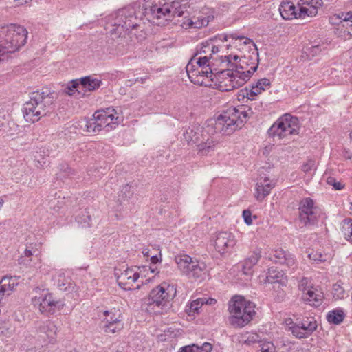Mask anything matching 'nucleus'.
Segmentation results:
<instances>
[{
  "label": "nucleus",
  "instance_id": "f257e3e1",
  "mask_svg": "<svg viewBox=\"0 0 352 352\" xmlns=\"http://www.w3.org/2000/svg\"><path fill=\"white\" fill-rule=\"evenodd\" d=\"M144 14L148 21L157 25H164L171 17L182 16L187 11L186 0H143Z\"/></svg>",
  "mask_w": 352,
  "mask_h": 352
},
{
  "label": "nucleus",
  "instance_id": "f03ea898",
  "mask_svg": "<svg viewBox=\"0 0 352 352\" xmlns=\"http://www.w3.org/2000/svg\"><path fill=\"white\" fill-rule=\"evenodd\" d=\"M56 94L48 88H42L30 94V100L23 105V116L26 121L34 123L53 109Z\"/></svg>",
  "mask_w": 352,
  "mask_h": 352
},
{
  "label": "nucleus",
  "instance_id": "7ed1b4c3",
  "mask_svg": "<svg viewBox=\"0 0 352 352\" xmlns=\"http://www.w3.org/2000/svg\"><path fill=\"white\" fill-rule=\"evenodd\" d=\"M251 113L250 108L245 106L230 107L215 119L214 131L223 135H230L241 128Z\"/></svg>",
  "mask_w": 352,
  "mask_h": 352
},
{
  "label": "nucleus",
  "instance_id": "20e7f679",
  "mask_svg": "<svg viewBox=\"0 0 352 352\" xmlns=\"http://www.w3.org/2000/svg\"><path fill=\"white\" fill-rule=\"evenodd\" d=\"M230 323L235 327L248 324L256 314L255 305L241 296H234L229 302Z\"/></svg>",
  "mask_w": 352,
  "mask_h": 352
},
{
  "label": "nucleus",
  "instance_id": "39448f33",
  "mask_svg": "<svg viewBox=\"0 0 352 352\" xmlns=\"http://www.w3.org/2000/svg\"><path fill=\"white\" fill-rule=\"evenodd\" d=\"M4 37L0 40V61L6 55L19 50L27 42L28 31L21 25H12L6 30H2Z\"/></svg>",
  "mask_w": 352,
  "mask_h": 352
},
{
  "label": "nucleus",
  "instance_id": "423d86ee",
  "mask_svg": "<svg viewBox=\"0 0 352 352\" xmlns=\"http://www.w3.org/2000/svg\"><path fill=\"white\" fill-rule=\"evenodd\" d=\"M249 74L248 73V75ZM248 77V76L235 73L232 68L226 67L211 74V87L221 91H230L243 85L247 82Z\"/></svg>",
  "mask_w": 352,
  "mask_h": 352
},
{
  "label": "nucleus",
  "instance_id": "0eeeda50",
  "mask_svg": "<svg viewBox=\"0 0 352 352\" xmlns=\"http://www.w3.org/2000/svg\"><path fill=\"white\" fill-rule=\"evenodd\" d=\"M210 131L208 128L200 132H194L192 129H188L184 133V138L188 144L191 142L196 144L199 155H207L214 151L218 144L216 137L210 134Z\"/></svg>",
  "mask_w": 352,
  "mask_h": 352
},
{
  "label": "nucleus",
  "instance_id": "6e6552de",
  "mask_svg": "<svg viewBox=\"0 0 352 352\" xmlns=\"http://www.w3.org/2000/svg\"><path fill=\"white\" fill-rule=\"evenodd\" d=\"M176 293L174 285L162 283L150 292L148 296L144 299V303L148 306L164 309L173 300Z\"/></svg>",
  "mask_w": 352,
  "mask_h": 352
},
{
  "label": "nucleus",
  "instance_id": "1a4fd4ad",
  "mask_svg": "<svg viewBox=\"0 0 352 352\" xmlns=\"http://www.w3.org/2000/svg\"><path fill=\"white\" fill-rule=\"evenodd\" d=\"M140 19L133 8L129 7L119 10L113 21V31L118 36H123L140 25Z\"/></svg>",
  "mask_w": 352,
  "mask_h": 352
},
{
  "label": "nucleus",
  "instance_id": "9d476101",
  "mask_svg": "<svg viewBox=\"0 0 352 352\" xmlns=\"http://www.w3.org/2000/svg\"><path fill=\"white\" fill-rule=\"evenodd\" d=\"M222 67L232 68L235 73L248 76L247 81L258 68V63L252 62L250 63V56L239 57L237 55L220 56Z\"/></svg>",
  "mask_w": 352,
  "mask_h": 352
},
{
  "label": "nucleus",
  "instance_id": "9b49d317",
  "mask_svg": "<svg viewBox=\"0 0 352 352\" xmlns=\"http://www.w3.org/2000/svg\"><path fill=\"white\" fill-rule=\"evenodd\" d=\"M181 272L190 278H203L207 273L206 265L204 262L193 260L187 254H179L175 258Z\"/></svg>",
  "mask_w": 352,
  "mask_h": 352
},
{
  "label": "nucleus",
  "instance_id": "f8f14e48",
  "mask_svg": "<svg viewBox=\"0 0 352 352\" xmlns=\"http://www.w3.org/2000/svg\"><path fill=\"white\" fill-rule=\"evenodd\" d=\"M298 119L290 114H285L273 124L270 128L268 133L270 135L283 138L289 135L298 134Z\"/></svg>",
  "mask_w": 352,
  "mask_h": 352
},
{
  "label": "nucleus",
  "instance_id": "ddd939ff",
  "mask_svg": "<svg viewBox=\"0 0 352 352\" xmlns=\"http://www.w3.org/2000/svg\"><path fill=\"white\" fill-rule=\"evenodd\" d=\"M36 295L32 298V303L36 309L45 315L54 314L63 307V304L56 300L47 290L37 289Z\"/></svg>",
  "mask_w": 352,
  "mask_h": 352
},
{
  "label": "nucleus",
  "instance_id": "4468645a",
  "mask_svg": "<svg viewBox=\"0 0 352 352\" xmlns=\"http://www.w3.org/2000/svg\"><path fill=\"white\" fill-rule=\"evenodd\" d=\"M186 70L190 80L194 84L206 87L212 85L211 74H214L212 70H208L197 65L195 66L192 63L187 64Z\"/></svg>",
  "mask_w": 352,
  "mask_h": 352
},
{
  "label": "nucleus",
  "instance_id": "2eb2a0df",
  "mask_svg": "<svg viewBox=\"0 0 352 352\" xmlns=\"http://www.w3.org/2000/svg\"><path fill=\"white\" fill-rule=\"evenodd\" d=\"M102 84L101 80L91 76H85L78 80H73L69 85L65 88L64 92L69 96H73L78 92L80 93V89H85L88 91H94L98 89Z\"/></svg>",
  "mask_w": 352,
  "mask_h": 352
},
{
  "label": "nucleus",
  "instance_id": "dca6fc26",
  "mask_svg": "<svg viewBox=\"0 0 352 352\" xmlns=\"http://www.w3.org/2000/svg\"><path fill=\"white\" fill-rule=\"evenodd\" d=\"M319 210L314 206V202L311 198H305L299 206V219L305 226L314 225L318 219Z\"/></svg>",
  "mask_w": 352,
  "mask_h": 352
},
{
  "label": "nucleus",
  "instance_id": "f3484780",
  "mask_svg": "<svg viewBox=\"0 0 352 352\" xmlns=\"http://www.w3.org/2000/svg\"><path fill=\"white\" fill-rule=\"evenodd\" d=\"M116 114L117 113L114 109L107 108L105 110L96 111L93 117L96 118L101 130L104 129L106 131H109L118 124L119 118L116 116Z\"/></svg>",
  "mask_w": 352,
  "mask_h": 352
},
{
  "label": "nucleus",
  "instance_id": "a211bd4d",
  "mask_svg": "<svg viewBox=\"0 0 352 352\" xmlns=\"http://www.w3.org/2000/svg\"><path fill=\"white\" fill-rule=\"evenodd\" d=\"M316 329V321L314 318L310 319L307 317L301 320L297 319L296 322L289 327L292 334L300 339L309 337Z\"/></svg>",
  "mask_w": 352,
  "mask_h": 352
},
{
  "label": "nucleus",
  "instance_id": "6ab92c4d",
  "mask_svg": "<svg viewBox=\"0 0 352 352\" xmlns=\"http://www.w3.org/2000/svg\"><path fill=\"white\" fill-rule=\"evenodd\" d=\"M296 3L298 8V17L304 19L316 16L318 9L323 2L322 0H296Z\"/></svg>",
  "mask_w": 352,
  "mask_h": 352
},
{
  "label": "nucleus",
  "instance_id": "aec40b11",
  "mask_svg": "<svg viewBox=\"0 0 352 352\" xmlns=\"http://www.w3.org/2000/svg\"><path fill=\"white\" fill-rule=\"evenodd\" d=\"M236 244L234 236L228 232L217 233L214 241V247L218 252L224 254L232 249Z\"/></svg>",
  "mask_w": 352,
  "mask_h": 352
},
{
  "label": "nucleus",
  "instance_id": "412c9836",
  "mask_svg": "<svg viewBox=\"0 0 352 352\" xmlns=\"http://www.w3.org/2000/svg\"><path fill=\"white\" fill-rule=\"evenodd\" d=\"M116 274L118 285L125 290L133 289L134 283L140 277L139 273L133 269H126L120 274L118 272Z\"/></svg>",
  "mask_w": 352,
  "mask_h": 352
},
{
  "label": "nucleus",
  "instance_id": "4be33fe9",
  "mask_svg": "<svg viewBox=\"0 0 352 352\" xmlns=\"http://www.w3.org/2000/svg\"><path fill=\"white\" fill-rule=\"evenodd\" d=\"M214 19V16L209 14L207 16L200 15L197 17L189 18L185 16L183 19L181 27L184 29H199L202 27L208 25L210 21Z\"/></svg>",
  "mask_w": 352,
  "mask_h": 352
},
{
  "label": "nucleus",
  "instance_id": "5701e85b",
  "mask_svg": "<svg viewBox=\"0 0 352 352\" xmlns=\"http://www.w3.org/2000/svg\"><path fill=\"white\" fill-rule=\"evenodd\" d=\"M219 60L221 61V59L219 58ZM217 61L218 56H210L208 54L199 55L196 54L188 63H192L194 65L196 63L197 66L204 67L208 70H212L215 72L217 69L214 68V66L217 65Z\"/></svg>",
  "mask_w": 352,
  "mask_h": 352
},
{
  "label": "nucleus",
  "instance_id": "b1692460",
  "mask_svg": "<svg viewBox=\"0 0 352 352\" xmlns=\"http://www.w3.org/2000/svg\"><path fill=\"white\" fill-rule=\"evenodd\" d=\"M275 186V183L270 180L269 177L260 178L256 186L255 197L257 200L262 201L267 196L272 188Z\"/></svg>",
  "mask_w": 352,
  "mask_h": 352
},
{
  "label": "nucleus",
  "instance_id": "393cba45",
  "mask_svg": "<svg viewBox=\"0 0 352 352\" xmlns=\"http://www.w3.org/2000/svg\"><path fill=\"white\" fill-rule=\"evenodd\" d=\"M261 256L260 249H256L241 263V270L243 274L251 276L253 274V267L258 263Z\"/></svg>",
  "mask_w": 352,
  "mask_h": 352
},
{
  "label": "nucleus",
  "instance_id": "a878e982",
  "mask_svg": "<svg viewBox=\"0 0 352 352\" xmlns=\"http://www.w3.org/2000/svg\"><path fill=\"white\" fill-rule=\"evenodd\" d=\"M270 258L274 263L284 264L289 267H292L295 265L294 256L282 248L274 250Z\"/></svg>",
  "mask_w": 352,
  "mask_h": 352
},
{
  "label": "nucleus",
  "instance_id": "bb28decb",
  "mask_svg": "<svg viewBox=\"0 0 352 352\" xmlns=\"http://www.w3.org/2000/svg\"><path fill=\"white\" fill-rule=\"evenodd\" d=\"M287 281V278L283 272L278 271L276 268L270 267L268 270L264 283L274 284V287H276V285L278 287H280V286L285 285Z\"/></svg>",
  "mask_w": 352,
  "mask_h": 352
},
{
  "label": "nucleus",
  "instance_id": "cd10ccee",
  "mask_svg": "<svg viewBox=\"0 0 352 352\" xmlns=\"http://www.w3.org/2000/svg\"><path fill=\"white\" fill-rule=\"evenodd\" d=\"M293 2L287 1L283 2L279 7V11L281 16L285 20H292L294 19H300L298 17V8H296Z\"/></svg>",
  "mask_w": 352,
  "mask_h": 352
},
{
  "label": "nucleus",
  "instance_id": "c85d7f7f",
  "mask_svg": "<svg viewBox=\"0 0 352 352\" xmlns=\"http://www.w3.org/2000/svg\"><path fill=\"white\" fill-rule=\"evenodd\" d=\"M322 292L316 288L311 287L303 293L302 298L309 305L317 307L320 305L323 300Z\"/></svg>",
  "mask_w": 352,
  "mask_h": 352
},
{
  "label": "nucleus",
  "instance_id": "c756f323",
  "mask_svg": "<svg viewBox=\"0 0 352 352\" xmlns=\"http://www.w3.org/2000/svg\"><path fill=\"white\" fill-rule=\"evenodd\" d=\"M270 87V81L267 78H261L255 84H253L250 90L246 89V95L248 99L254 100V96L260 94L263 91Z\"/></svg>",
  "mask_w": 352,
  "mask_h": 352
},
{
  "label": "nucleus",
  "instance_id": "7c9ffc66",
  "mask_svg": "<svg viewBox=\"0 0 352 352\" xmlns=\"http://www.w3.org/2000/svg\"><path fill=\"white\" fill-rule=\"evenodd\" d=\"M57 327L56 324L52 321H46L39 328V332L43 333L41 336L44 339L46 338L49 342H53L56 337Z\"/></svg>",
  "mask_w": 352,
  "mask_h": 352
},
{
  "label": "nucleus",
  "instance_id": "2f4dec72",
  "mask_svg": "<svg viewBox=\"0 0 352 352\" xmlns=\"http://www.w3.org/2000/svg\"><path fill=\"white\" fill-rule=\"evenodd\" d=\"M219 39L221 40L222 41H228L229 38H232V43L233 45H237V41L239 42H242L243 44L247 45H252L253 46H254L256 47V45L254 44V43L253 42V41L248 37H245L244 36H239L237 35L236 33H232V34H223V35H220L219 36Z\"/></svg>",
  "mask_w": 352,
  "mask_h": 352
},
{
  "label": "nucleus",
  "instance_id": "473e14b6",
  "mask_svg": "<svg viewBox=\"0 0 352 352\" xmlns=\"http://www.w3.org/2000/svg\"><path fill=\"white\" fill-rule=\"evenodd\" d=\"M104 316H105L103 322L104 324L116 322L117 321L122 320V314L120 309L113 308L108 311H104Z\"/></svg>",
  "mask_w": 352,
  "mask_h": 352
},
{
  "label": "nucleus",
  "instance_id": "72a5a7b5",
  "mask_svg": "<svg viewBox=\"0 0 352 352\" xmlns=\"http://www.w3.org/2000/svg\"><path fill=\"white\" fill-rule=\"evenodd\" d=\"M219 52V47L214 45L212 41H206L201 44V48L197 54L199 55L208 54V56H215Z\"/></svg>",
  "mask_w": 352,
  "mask_h": 352
},
{
  "label": "nucleus",
  "instance_id": "f704fd0d",
  "mask_svg": "<svg viewBox=\"0 0 352 352\" xmlns=\"http://www.w3.org/2000/svg\"><path fill=\"white\" fill-rule=\"evenodd\" d=\"M57 287L63 291L69 292L73 289V283L69 277H66L64 273H59L56 279Z\"/></svg>",
  "mask_w": 352,
  "mask_h": 352
},
{
  "label": "nucleus",
  "instance_id": "c9c22d12",
  "mask_svg": "<svg viewBox=\"0 0 352 352\" xmlns=\"http://www.w3.org/2000/svg\"><path fill=\"white\" fill-rule=\"evenodd\" d=\"M344 318V314L342 309H335L329 311L327 315V320L330 323L340 324Z\"/></svg>",
  "mask_w": 352,
  "mask_h": 352
},
{
  "label": "nucleus",
  "instance_id": "e433bc0d",
  "mask_svg": "<svg viewBox=\"0 0 352 352\" xmlns=\"http://www.w3.org/2000/svg\"><path fill=\"white\" fill-rule=\"evenodd\" d=\"M124 327V324L122 321H117L116 322L104 324L102 329L106 333H116L121 331Z\"/></svg>",
  "mask_w": 352,
  "mask_h": 352
},
{
  "label": "nucleus",
  "instance_id": "4c0bfd02",
  "mask_svg": "<svg viewBox=\"0 0 352 352\" xmlns=\"http://www.w3.org/2000/svg\"><path fill=\"white\" fill-rule=\"evenodd\" d=\"M208 300H206V298H199L195 300H192L189 306L187 311L189 315H194L198 312L199 308H201L205 303H208Z\"/></svg>",
  "mask_w": 352,
  "mask_h": 352
},
{
  "label": "nucleus",
  "instance_id": "58836bf2",
  "mask_svg": "<svg viewBox=\"0 0 352 352\" xmlns=\"http://www.w3.org/2000/svg\"><path fill=\"white\" fill-rule=\"evenodd\" d=\"M342 232L344 238L347 241L352 242V219L344 221L342 225Z\"/></svg>",
  "mask_w": 352,
  "mask_h": 352
},
{
  "label": "nucleus",
  "instance_id": "ea45409f",
  "mask_svg": "<svg viewBox=\"0 0 352 352\" xmlns=\"http://www.w3.org/2000/svg\"><path fill=\"white\" fill-rule=\"evenodd\" d=\"M86 131L89 133H98L101 131V128L97 123L96 120L94 117L93 118L86 121L85 123Z\"/></svg>",
  "mask_w": 352,
  "mask_h": 352
},
{
  "label": "nucleus",
  "instance_id": "a19ab883",
  "mask_svg": "<svg viewBox=\"0 0 352 352\" xmlns=\"http://www.w3.org/2000/svg\"><path fill=\"white\" fill-rule=\"evenodd\" d=\"M309 258L315 262H324L327 260V256L323 255L320 252H314L309 253Z\"/></svg>",
  "mask_w": 352,
  "mask_h": 352
},
{
  "label": "nucleus",
  "instance_id": "79ce46f5",
  "mask_svg": "<svg viewBox=\"0 0 352 352\" xmlns=\"http://www.w3.org/2000/svg\"><path fill=\"white\" fill-rule=\"evenodd\" d=\"M245 337L246 339L244 340V342L248 344L261 342L259 335L256 333H247Z\"/></svg>",
  "mask_w": 352,
  "mask_h": 352
},
{
  "label": "nucleus",
  "instance_id": "37998d69",
  "mask_svg": "<svg viewBox=\"0 0 352 352\" xmlns=\"http://www.w3.org/2000/svg\"><path fill=\"white\" fill-rule=\"evenodd\" d=\"M261 352H275V346L271 342H263L260 344Z\"/></svg>",
  "mask_w": 352,
  "mask_h": 352
},
{
  "label": "nucleus",
  "instance_id": "c03bdc74",
  "mask_svg": "<svg viewBox=\"0 0 352 352\" xmlns=\"http://www.w3.org/2000/svg\"><path fill=\"white\" fill-rule=\"evenodd\" d=\"M314 168L315 162L312 160H309L302 166V170L305 173H311Z\"/></svg>",
  "mask_w": 352,
  "mask_h": 352
},
{
  "label": "nucleus",
  "instance_id": "a18cd8bd",
  "mask_svg": "<svg viewBox=\"0 0 352 352\" xmlns=\"http://www.w3.org/2000/svg\"><path fill=\"white\" fill-rule=\"evenodd\" d=\"M327 182L328 184L333 186L336 190H341L344 187V185L342 183L337 182L336 179L332 177H328Z\"/></svg>",
  "mask_w": 352,
  "mask_h": 352
},
{
  "label": "nucleus",
  "instance_id": "49530a36",
  "mask_svg": "<svg viewBox=\"0 0 352 352\" xmlns=\"http://www.w3.org/2000/svg\"><path fill=\"white\" fill-rule=\"evenodd\" d=\"M120 192L124 197H129L133 193V187L131 185L126 184L122 186Z\"/></svg>",
  "mask_w": 352,
  "mask_h": 352
},
{
  "label": "nucleus",
  "instance_id": "de8ad7c7",
  "mask_svg": "<svg viewBox=\"0 0 352 352\" xmlns=\"http://www.w3.org/2000/svg\"><path fill=\"white\" fill-rule=\"evenodd\" d=\"M77 221L83 227H89L91 226V217L87 214V212H86V215L84 219H81L80 217H78Z\"/></svg>",
  "mask_w": 352,
  "mask_h": 352
},
{
  "label": "nucleus",
  "instance_id": "09e8293b",
  "mask_svg": "<svg viewBox=\"0 0 352 352\" xmlns=\"http://www.w3.org/2000/svg\"><path fill=\"white\" fill-rule=\"evenodd\" d=\"M197 348L196 352H210L212 349V344L209 342H205L201 346L197 345Z\"/></svg>",
  "mask_w": 352,
  "mask_h": 352
},
{
  "label": "nucleus",
  "instance_id": "8fccbe9b",
  "mask_svg": "<svg viewBox=\"0 0 352 352\" xmlns=\"http://www.w3.org/2000/svg\"><path fill=\"white\" fill-rule=\"evenodd\" d=\"M147 78H148V76H146L144 77L136 78L135 80H128L126 82V85L131 86L133 84H135V83L143 84L146 82Z\"/></svg>",
  "mask_w": 352,
  "mask_h": 352
},
{
  "label": "nucleus",
  "instance_id": "3c124183",
  "mask_svg": "<svg viewBox=\"0 0 352 352\" xmlns=\"http://www.w3.org/2000/svg\"><path fill=\"white\" fill-rule=\"evenodd\" d=\"M309 283V279L307 278H302L299 283V289L302 291L303 293L307 291L308 289H310L307 285Z\"/></svg>",
  "mask_w": 352,
  "mask_h": 352
},
{
  "label": "nucleus",
  "instance_id": "603ef678",
  "mask_svg": "<svg viewBox=\"0 0 352 352\" xmlns=\"http://www.w3.org/2000/svg\"><path fill=\"white\" fill-rule=\"evenodd\" d=\"M198 350L197 344L188 345L182 347L179 352H196Z\"/></svg>",
  "mask_w": 352,
  "mask_h": 352
},
{
  "label": "nucleus",
  "instance_id": "864d4df0",
  "mask_svg": "<svg viewBox=\"0 0 352 352\" xmlns=\"http://www.w3.org/2000/svg\"><path fill=\"white\" fill-rule=\"evenodd\" d=\"M251 212L250 210H245L243 212V217L244 219V221L247 225H251L252 223V220L251 218Z\"/></svg>",
  "mask_w": 352,
  "mask_h": 352
},
{
  "label": "nucleus",
  "instance_id": "5fc2aeb1",
  "mask_svg": "<svg viewBox=\"0 0 352 352\" xmlns=\"http://www.w3.org/2000/svg\"><path fill=\"white\" fill-rule=\"evenodd\" d=\"M32 258H28L24 255H21L19 258V263L20 265H23L26 266H29L32 262Z\"/></svg>",
  "mask_w": 352,
  "mask_h": 352
},
{
  "label": "nucleus",
  "instance_id": "6e6d98bb",
  "mask_svg": "<svg viewBox=\"0 0 352 352\" xmlns=\"http://www.w3.org/2000/svg\"><path fill=\"white\" fill-rule=\"evenodd\" d=\"M36 252V250H34L33 248H27L24 252L23 255L25 256L28 258H32V256Z\"/></svg>",
  "mask_w": 352,
  "mask_h": 352
},
{
  "label": "nucleus",
  "instance_id": "4d7b16f0",
  "mask_svg": "<svg viewBox=\"0 0 352 352\" xmlns=\"http://www.w3.org/2000/svg\"><path fill=\"white\" fill-rule=\"evenodd\" d=\"M344 16L343 20L345 21H351L352 26V12H347L346 14H342V17Z\"/></svg>",
  "mask_w": 352,
  "mask_h": 352
},
{
  "label": "nucleus",
  "instance_id": "13d9d810",
  "mask_svg": "<svg viewBox=\"0 0 352 352\" xmlns=\"http://www.w3.org/2000/svg\"><path fill=\"white\" fill-rule=\"evenodd\" d=\"M320 51H321V49L320 48V47L318 45H314L310 48V52L312 53L313 55L316 54L317 53H318Z\"/></svg>",
  "mask_w": 352,
  "mask_h": 352
},
{
  "label": "nucleus",
  "instance_id": "bf43d9fd",
  "mask_svg": "<svg viewBox=\"0 0 352 352\" xmlns=\"http://www.w3.org/2000/svg\"><path fill=\"white\" fill-rule=\"evenodd\" d=\"M151 261L152 263L155 264L159 262V258L156 255H153L151 256Z\"/></svg>",
  "mask_w": 352,
  "mask_h": 352
},
{
  "label": "nucleus",
  "instance_id": "052dcab7",
  "mask_svg": "<svg viewBox=\"0 0 352 352\" xmlns=\"http://www.w3.org/2000/svg\"><path fill=\"white\" fill-rule=\"evenodd\" d=\"M142 254L143 255L145 256V257H149L150 256V254H149V250L147 249V248H145L142 250Z\"/></svg>",
  "mask_w": 352,
  "mask_h": 352
},
{
  "label": "nucleus",
  "instance_id": "680f3d73",
  "mask_svg": "<svg viewBox=\"0 0 352 352\" xmlns=\"http://www.w3.org/2000/svg\"><path fill=\"white\" fill-rule=\"evenodd\" d=\"M206 300H208L207 304H209V305H214L216 302V300L213 299V298H208V299L206 298Z\"/></svg>",
  "mask_w": 352,
  "mask_h": 352
},
{
  "label": "nucleus",
  "instance_id": "e2e57ef3",
  "mask_svg": "<svg viewBox=\"0 0 352 352\" xmlns=\"http://www.w3.org/2000/svg\"><path fill=\"white\" fill-rule=\"evenodd\" d=\"M4 126H5L4 122L0 119V132L3 130Z\"/></svg>",
  "mask_w": 352,
  "mask_h": 352
},
{
  "label": "nucleus",
  "instance_id": "0e129e2a",
  "mask_svg": "<svg viewBox=\"0 0 352 352\" xmlns=\"http://www.w3.org/2000/svg\"><path fill=\"white\" fill-rule=\"evenodd\" d=\"M4 204V200L2 198H0V209L3 207Z\"/></svg>",
  "mask_w": 352,
  "mask_h": 352
},
{
  "label": "nucleus",
  "instance_id": "69168bd1",
  "mask_svg": "<svg viewBox=\"0 0 352 352\" xmlns=\"http://www.w3.org/2000/svg\"><path fill=\"white\" fill-rule=\"evenodd\" d=\"M341 15H342V14ZM344 17V16H342H342H338V17H337V18H338V19H341V20H340V22H342V21H343L344 22H346L345 21H344V20H343Z\"/></svg>",
  "mask_w": 352,
  "mask_h": 352
},
{
  "label": "nucleus",
  "instance_id": "338daca9",
  "mask_svg": "<svg viewBox=\"0 0 352 352\" xmlns=\"http://www.w3.org/2000/svg\"><path fill=\"white\" fill-rule=\"evenodd\" d=\"M351 208H352V203H351Z\"/></svg>",
  "mask_w": 352,
  "mask_h": 352
},
{
  "label": "nucleus",
  "instance_id": "774afa93",
  "mask_svg": "<svg viewBox=\"0 0 352 352\" xmlns=\"http://www.w3.org/2000/svg\"><path fill=\"white\" fill-rule=\"evenodd\" d=\"M351 208H352V203H351Z\"/></svg>",
  "mask_w": 352,
  "mask_h": 352
}]
</instances>
